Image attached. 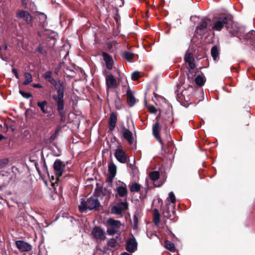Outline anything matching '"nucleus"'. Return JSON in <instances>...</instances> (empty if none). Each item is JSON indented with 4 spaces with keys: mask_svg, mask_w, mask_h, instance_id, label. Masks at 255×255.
I'll return each mask as SVG.
<instances>
[{
    "mask_svg": "<svg viewBox=\"0 0 255 255\" xmlns=\"http://www.w3.org/2000/svg\"><path fill=\"white\" fill-rule=\"evenodd\" d=\"M59 85H56L55 87L57 91V95H53L52 99L56 103L57 111L59 116L60 117L59 122L61 124L65 123L66 121V113L65 110V102L64 100V94L65 92V87L63 83L58 81Z\"/></svg>",
    "mask_w": 255,
    "mask_h": 255,
    "instance_id": "nucleus-1",
    "label": "nucleus"
},
{
    "mask_svg": "<svg viewBox=\"0 0 255 255\" xmlns=\"http://www.w3.org/2000/svg\"><path fill=\"white\" fill-rule=\"evenodd\" d=\"M233 25H234L233 16L229 14L222 13L216 17L212 28L219 31L225 26L231 34H234L235 31L232 30Z\"/></svg>",
    "mask_w": 255,
    "mask_h": 255,
    "instance_id": "nucleus-2",
    "label": "nucleus"
},
{
    "mask_svg": "<svg viewBox=\"0 0 255 255\" xmlns=\"http://www.w3.org/2000/svg\"><path fill=\"white\" fill-rule=\"evenodd\" d=\"M100 206L101 204L98 198L90 197L86 200L84 198L81 199L78 209L80 212L84 213L86 212L87 210L98 211Z\"/></svg>",
    "mask_w": 255,
    "mask_h": 255,
    "instance_id": "nucleus-3",
    "label": "nucleus"
},
{
    "mask_svg": "<svg viewBox=\"0 0 255 255\" xmlns=\"http://www.w3.org/2000/svg\"><path fill=\"white\" fill-rule=\"evenodd\" d=\"M65 168L66 164L64 162L59 159L55 160L53 164V169L57 180H58L59 178L64 173Z\"/></svg>",
    "mask_w": 255,
    "mask_h": 255,
    "instance_id": "nucleus-4",
    "label": "nucleus"
},
{
    "mask_svg": "<svg viewBox=\"0 0 255 255\" xmlns=\"http://www.w3.org/2000/svg\"><path fill=\"white\" fill-rule=\"evenodd\" d=\"M16 17L24 20L27 24L32 26L33 25V16L27 10L18 9L16 11Z\"/></svg>",
    "mask_w": 255,
    "mask_h": 255,
    "instance_id": "nucleus-5",
    "label": "nucleus"
},
{
    "mask_svg": "<svg viewBox=\"0 0 255 255\" xmlns=\"http://www.w3.org/2000/svg\"><path fill=\"white\" fill-rule=\"evenodd\" d=\"M106 78V84L108 89H116L118 87V83L116 79L111 73L108 74V72L105 70L103 72Z\"/></svg>",
    "mask_w": 255,
    "mask_h": 255,
    "instance_id": "nucleus-6",
    "label": "nucleus"
},
{
    "mask_svg": "<svg viewBox=\"0 0 255 255\" xmlns=\"http://www.w3.org/2000/svg\"><path fill=\"white\" fill-rule=\"evenodd\" d=\"M160 114L156 117V122L153 125L152 127V133L155 138H156L157 141L161 144L162 147H164L165 143L162 142L160 135V126L159 123V119L160 117Z\"/></svg>",
    "mask_w": 255,
    "mask_h": 255,
    "instance_id": "nucleus-7",
    "label": "nucleus"
},
{
    "mask_svg": "<svg viewBox=\"0 0 255 255\" xmlns=\"http://www.w3.org/2000/svg\"><path fill=\"white\" fill-rule=\"evenodd\" d=\"M175 213V206L171 204L170 202H168L166 204L165 209H163L162 214L165 218L172 220V217L174 215Z\"/></svg>",
    "mask_w": 255,
    "mask_h": 255,
    "instance_id": "nucleus-8",
    "label": "nucleus"
},
{
    "mask_svg": "<svg viewBox=\"0 0 255 255\" xmlns=\"http://www.w3.org/2000/svg\"><path fill=\"white\" fill-rule=\"evenodd\" d=\"M114 155L117 160L121 163H125L127 162L129 157L126 152L121 148H117L115 150Z\"/></svg>",
    "mask_w": 255,
    "mask_h": 255,
    "instance_id": "nucleus-9",
    "label": "nucleus"
},
{
    "mask_svg": "<svg viewBox=\"0 0 255 255\" xmlns=\"http://www.w3.org/2000/svg\"><path fill=\"white\" fill-rule=\"evenodd\" d=\"M209 22H210V19H209L207 21L204 20L198 25L195 30L197 34L200 36L204 35L207 32Z\"/></svg>",
    "mask_w": 255,
    "mask_h": 255,
    "instance_id": "nucleus-10",
    "label": "nucleus"
},
{
    "mask_svg": "<svg viewBox=\"0 0 255 255\" xmlns=\"http://www.w3.org/2000/svg\"><path fill=\"white\" fill-rule=\"evenodd\" d=\"M137 243L134 238H128L126 242V249L129 253H134L137 250Z\"/></svg>",
    "mask_w": 255,
    "mask_h": 255,
    "instance_id": "nucleus-11",
    "label": "nucleus"
},
{
    "mask_svg": "<svg viewBox=\"0 0 255 255\" xmlns=\"http://www.w3.org/2000/svg\"><path fill=\"white\" fill-rule=\"evenodd\" d=\"M15 245L21 252H29L32 249V246L29 244L22 240L16 241Z\"/></svg>",
    "mask_w": 255,
    "mask_h": 255,
    "instance_id": "nucleus-12",
    "label": "nucleus"
},
{
    "mask_svg": "<svg viewBox=\"0 0 255 255\" xmlns=\"http://www.w3.org/2000/svg\"><path fill=\"white\" fill-rule=\"evenodd\" d=\"M121 132L123 137L127 140L128 144H132L133 143V134L128 128L123 126L121 128Z\"/></svg>",
    "mask_w": 255,
    "mask_h": 255,
    "instance_id": "nucleus-13",
    "label": "nucleus"
},
{
    "mask_svg": "<svg viewBox=\"0 0 255 255\" xmlns=\"http://www.w3.org/2000/svg\"><path fill=\"white\" fill-rule=\"evenodd\" d=\"M92 235L97 240H104L106 238L105 233L100 227L96 226L92 232Z\"/></svg>",
    "mask_w": 255,
    "mask_h": 255,
    "instance_id": "nucleus-14",
    "label": "nucleus"
},
{
    "mask_svg": "<svg viewBox=\"0 0 255 255\" xmlns=\"http://www.w3.org/2000/svg\"><path fill=\"white\" fill-rule=\"evenodd\" d=\"M101 55L105 62L106 68L108 70H112L114 65V60L112 57L109 53L106 52H102Z\"/></svg>",
    "mask_w": 255,
    "mask_h": 255,
    "instance_id": "nucleus-15",
    "label": "nucleus"
},
{
    "mask_svg": "<svg viewBox=\"0 0 255 255\" xmlns=\"http://www.w3.org/2000/svg\"><path fill=\"white\" fill-rule=\"evenodd\" d=\"M118 120L117 114L116 112H112L110 114L109 119V128L111 131L113 130L116 126Z\"/></svg>",
    "mask_w": 255,
    "mask_h": 255,
    "instance_id": "nucleus-16",
    "label": "nucleus"
},
{
    "mask_svg": "<svg viewBox=\"0 0 255 255\" xmlns=\"http://www.w3.org/2000/svg\"><path fill=\"white\" fill-rule=\"evenodd\" d=\"M173 118L170 113H165L162 117L161 122L166 128H168L173 123Z\"/></svg>",
    "mask_w": 255,
    "mask_h": 255,
    "instance_id": "nucleus-17",
    "label": "nucleus"
},
{
    "mask_svg": "<svg viewBox=\"0 0 255 255\" xmlns=\"http://www.w3.org/2000/svg\"><path fill=\"white\" fill-rule=\"evenodd\" d=\"M232 30L235 31V33L234 34H231L232 36H235L238 37L240 39L242 38V35H245L247 32L246 31V29L243 26H240L238 27H236L235 28H234V25H233V29Z\"/></svg>",
    "mask_w": 255,
    "mask_h": 255,
    "instance_id": "nucleus-18",
    "label": "nucleus"
},
{
    "mask_svg": "<svg viewBox=\"0 0 255 255\" xmlns=\"http://www.w3.org/2000/svg\"><path fill=\"white\" fill-rule=\"evenodd\" d=\"M52 72L51 71H47L46 72L43 77V78L49 82L54 87H55L57 84L56 80L52 76Z\"/></svg>",
    "mask_w": 255,
    "mask_h": 255,
    "instance_id": "nucleus-19",
    "label": "nucleus"
},
{
    "mask_svg": "<svg viewBox=\"0 0 255 255\" xmlns=\"http://www.w3.org/2000/svg\"><path fill=\"white\" fill-rule=\"evenodd\" d=\"M127 103L129 107H132L136 103V100L130 90H128L127 92Z\"/></svg>",
    "mask_w": 255,
    "mask_h": 255,
    "instance_id": "nucleus-20",
    "label": "nucleus"
},
{
    "mask_svg": "<svg viewBox=\"0 0 255 255\" xmlns=\"http://www.w3.org/2000/svg\"><path fill=\"white\" fill-rule=\"evenodd\" d=\"M107 223L110 227L114 228L119 229L121 226V223L119 220H116L112 218H109L107 222Z\"/></svg>",
    "mask_w": 255,
    "mask_h": 255,
    "instance_id": "nucleus-21",
    "label": "nucleus"
},
{
    "mask_svg": "<svg viewBox=\"0 0 255 255\" xmlns=\"http://www.w3.org/2000/svg\"><path fill=\"white\" fill-rule=\"evenodd\" d=\"M37 106L40 109L43 114H48L49 113L48 111V102L46 100L41 102H38Z\"/></svg>",
    "mask_w": 255,
    "mask_h": 255,
    "instance_id": "nucleus-22",
    "label": "nucleus"
},
{
    "mask_svg": "<svg viewBox=\"0 0 255 255\" xmlns=\"http://www.w3.org/2000/svg\"><path fill=\"white\" fill-rule=\"evenodd\" d=\"M117 192L118 195L121 197H127L128 194V190L126 185L125 186H120L117 188Z\"/></svg>",
    "mask_w": 255,
    "mask_h": 255,
    "instance_id": "nucleus-23",
    "label": "nucleus"
},
{
    "mask_svg": "<svg viewBox=\"0 0 255 255\" xmlns=\"http://www.w3.org/2000/svg\"><path fill=\"white\" fill-rule=\"evenodd\" d=\"M122 238L120 235L117 236L116 238H111L107 242V245L108 247L111 248H114L118 245L117 240L121 241Z\"/></svg>",
    "mask_w": 255,
    "mask_h": 255,
    "instance_id": "nucleus-24",
    "label": "nucleus"
},
{
    "mask_svg": "<svg viewBox=\"0 0 255 255\" xmlns=\"http://www.w3.org/2000/svg\"><path fill=\"white\" fill-rule=\"evenodd\" d=\"M162 142L165 143V145L163 147H162V148L166 151V150L168 148H170V147H172L173 146V140L171 138V137L169 135H167L166 136V139L165 140L163 141Z\"/></svg>",
    "mask_w": 255,
    "mask_h": 255,
    "instance_id": "nucleus-25",
    "label": "nucleus"
},
{
    "mask_svg": "<svg viewBox=\"0 0 255 255\" xmlns=\"http://www.w3.org/2000/svg\"><path fill=\"white\" fill-rule=\"evenodd\" d=\"M135 54L129 51H124L122 54V57L128 62H131L134 58Z\"/></svg>",
    "mask_w": 255,
    "mask_h": 255,
    "instance_id": "nucleus-26",
    "label": "nucleus"
},
{
    "mask_svg": "<svg viewBox=\"0 0 255 255\" xmlns=\"http://www.w3.org/2000/svg\"><path fill=\"white\" fill-rule=\"evenodd\" d=\"M164 247L166 249L171 252L174 253L176 251V248L174 244L168 240L164 241Z\"/></svg>",
    "mask_w": 255,
    "mask_h": 255,
    "instance_id": "nucleus-27",
    "label": "nucleus"
},
{
    "mask_svg": "<svg viewBox=\"0 0 255 255\" xmlns=\"http://www.w3.org/2000/svg\"><path fill=\"white\" fill-rule=\"evenodd\" d=\"M153 212V221L156 226H158L160 223V214L158 209H154Z\"/></svg>",
    "mask_w": 255,
    "mask_h": 255,
    "instance_id": "nucleus-28",
    "label": "nucleus"
},
{
    "mask_svg": "<svg viewBox=\"0 0 255 255\" xmlns=\"http://www.w3.org/2000/svg\"><path fill=\"white\" fill-rule=\"evenodd\" d=\"M117 168L116 165L113 162H111L109 164L108 172L109 174L116 176L117 173Z\"/></svg>",
    "mask_w": 255,
    "mask_h": 255,
    "instance_id": "nucleus-29",
    "label": "nucleus"
},
{
    "mask_svg": "<svg viewBox=\"0 0 255 255\" xmlns=\"http://www.w3.org/2000/svg\"><path fill=\"white\" fill-rule=\"evenodd\" d=\"M184 59L185 63H188L189 62L195 61L193 54L191 52H189L188 51H186V53L185 54Z\"/></svg>",
    "mask_w": 255,
    "mask_h": 255,
    "instance_id": "nucleus-30",
    "label": "nucleus"
},
{
    "mask_svg": "<svg viewBox=\"0 0 255 255\" xmlns=\"http://www.w3.org/2000/svg\"><path fill=\"white\" fill-rule=\"evenodd\" d=\"M149 177L153 181L157 180L160 177V173L158 171H151L149 174Z\"/></svg>",
    "mask_w": 255,
    "mask_h": 255,
    "instance_id": "nucleus-31",
    "label": "nucleus"
},
{
    "mask_svg": "<svg viewBox=\"0 0 255 255\" xmlns=\"http://www.w3.org/2000/svg\"><path fill=\"white\" fill-rule=\"evenodd\" d=\"M141 185L136 182L129 186V190L131 192H138L140 190Z\"/></svg>",
    "mask_w": 255,
    "mask_h": 255,
    "instance_id": "nucleus-32",
    "label": "nucleus"
},
{
    "mask_svg": "<svg viewBox=\"0 0 255 255\" xmlns=\"http://www.w3.org/2000/svg\"><path fill=\"white\" fill-rule=\"evenodd\" d=\"M195 81L198 86L202 87L204 85L206 80L204 77H203L200 75H197L195 78Z\"/></svg>",
    "mask_w": 255,
    "mask_h": 255,
    "instance_id": "nucleus-33",
    "label": "nucleus"
},
{
    "mask_svg": "<svg viewBox=\"0 0 255 255\" xmlns=\"http://www.w3.org/2000/svg\"><path fill=\"white\" fill-rule=\"evenodd\" d=\"M219 48L217 46L212 47L211 50V55L214 60H216L219 56Z\"/></svg>",
    "mask_w": 255,
    "mask_h": 255,
    "instance_id": "nucleus-34",
    "label": "nucleus"
},
{
    "mask_svg": "<svg viewBox=\"0 0 255 255\" xmlns=\"http://www.w3.org/2000/svg\"><path fill=\"white\" fill-rule=\"evenodd\" d=\"M101 195L105 196L106 193H105L102 187L100 188L99 187H97L94 190L93 195L97 198V197H100Z\"/></svg>",
    "mask_w": 255,
    "mask_h": 255,
    "instance_id": "nucleus-35",
    "label": "nucleus"
},
{
    "mask_svg": "<svg viewBox=\"0 0 255 255\" xmlns=\"http://www.w3.org/2000/svg\"><path fill=\"white\" fill-rule=\"evenodd\" d=\"M24 76L25 78V81L23 83V85H28L32 81V75L29 72H25L24 73Z\"/></svg>",
    "mask_w": 255,
    "mask_h": 255,
    "instance_id": "nucleus-36",
    "label": "nucleus"
},
{
    "mask_svg": "<svg viewBox=\"0 0 255 255\" xmlns=\"http://www.w3.org/2000/svg\"><path fill=\"white\" fill-rule=\"evenodd\" d=\"M115 107L117 110H120L122 107V100L118 95V92L117 93V97L115 100Z\"/></svg>",
    "mask_w": 255,
    "mask_h": 255,
    "instance_id": "nucleus-37",
    "label": "nucleus"
},
{
    "mask_svg": "<svg viewBox=\"0 0 255 255\" xmlns=\"http://www.w3.org/2000/svg\"><path fill=\"white\" fill-rule=\"evenodd\" d=\"M35 52H38L44 56H46L47 55V51L40 44H39L38 46L37 47V48L35 49Z\"/></svg>",
    "mask_w": 255,
    "mask_h": 255,
    "instance_id": "nucleus-38",
    "label": "nucleus"
},
{
    "mask_svg": "<svg viewBox=\"0 0 255 255\" xmlns=\"http://www.w3.org/2000/svg\"><path fill=\"white\" fill-rule=\"evenodd\" d=\"M112 213L116 215H121L122 214V209L118 206H114L111 210Z\"/></svg>",
    "mask_w": 255,
    "mask_h": 255,
    "instance_id": "nucleus-39",
    "label": "nucleus"
},
{
    "mask_svg": "<svg viewBox=\"0 0 255 255\" xmlns=\"http://www.w3.org/2000/svg\"><path fill=\"white\" fill-rule=\"evenodd\" d=\"M255 32L254 30H251L248 32H246L245 35H242V38L246 40H248L252 38V36L253 35L254 33Z\"/></svg>",
    "mask_w": 255,
    "mask_h": 255,
    "instance_id": "nucleus-40",
    "label": "nucleus"
},
{
    "mask_svg": "<svg viewBox=\"0 0 255 255\" xmlns=\"http://www.w3.org/2000/svg\"><path fill=\"white\" fill-rule=\"evenodd\" d=\"M133 229H137L138 228V219L136 214H134L133 217Z\"/></svg>",
    "mask_w": 255,
    "mask_h": 255,
    "instance_id": "nucleus-41",
    "label": "nucleus"
},
{
    "mask_svg": "<svg viewBox=\"0 0 255 255\" xmlns=\"http://www.w3.org/2000/svg\"><path fill=\"white\" fill-rule=\"evenodd\" d=\"M19 93L24 98L28 99L32 97V95L30 93L25 92L21 90H19Z\"/></svg>",
    "mask_w": 255,
    "mask_h": 255,
    "instance_id": "nucleus-42",
    "label": "nucleus"
},
{
    "mask_svg": "<svg viewBox=\"0 0 255 255\" xmlns=\"http://www.w3.org/2000/svg\"><path fill=\"white\" fill-rule=\"evenodd\" d=\"M118 232V229H116V228H112V227L108 228L107 230V233L108 234V235H109L110 236H113V235L117 234V233Z\"/></svg>",
    "mask_w": 255,
    "mask_h": 255,
    "instance_id": "nucleus-43",
    "label": "nucleus"
},
{
    "mask_svg": "<svg viewBox=\"0 0 255 255\" xmlns=\"http://www.w3.org/2000/svg\"><path fill=\"white\" fill-rule=\"evenodd\" d=\"M118 206L121 207L122 209V212L124 210H126L128 209V204L127 202H120L118 204Z\"/></svg>",
    "mask_w": 255,
    "mask_h": 255,
    "instance_id": "nucleus-44",
    "label": "nucleus"
},
{
    "mask_svg": "<svg viewBox=\"0 0 255 255\" xmlns=\"http://www.w3.org/2000/svg\"><path fill=\"white\" fill-rule=\"evenodd\" d=\"M139 78V73L137 71L134 72L131 74V79L133 81H136Z\"/></svg>",
    "mask_w": 255,
    "mask_h": 255,
    "instance_id": "nucleus-45",
    "label": "nucleus"
},
{
    "mask_svg": "<svg viewBox=\"0 0 255 255\" xmlns=\"http://www.w3.org/2000/svg\"><path fill=\"white\" fill-rule=\"evenodd\" d=\"M169 198L170 199V203L171 204L174 205V203L175 202L176 199L174 193L172 192H171L169 194Z\"/></svg>",
    "mask_w": 255,
    "mask_h": 255,
    "instance_id": "nucleus-46",
    "label": "nucleus"
},
{
    "mask_svg": "<svg viewBox=\"0 0 255 255\" xmlns=\"http://www.w3.org/2000/svg\"><path fill=\"white\" fill-rule=\"evenodd\" d=\"M55 134H52L49 138L45 139V142L46 143H50L55 139Z\"/></svg>",
    "mask_w": 255,
    "mask_h": 255,
    "instance_id": "nucleus-47",
    "label": "nucleus"
},
{
    "mask_svg": "<svg viewBox=\"0 0 255 255\" xmlns=\"http://www.w3.org/2000/svg\"><path fill=\"white\" fill-rule=\"evenodd\" d=\"M8 162L7 159H2L0 160V168L4 167Z\"/></svg>",
    "mask_w": 255,
    "mask_h": 255,
    "instance_id": "nucleus-48",
    "label": "nucleus"
},
{
    "mask_svg": "<svg viewBox=\"0 0 255 255\" xmlns=\"http://www.w3.org/2000/svg\"><path fill=\"white\" fill-rule=\"evenodd\" d=\"M148 110L149 112L151 114H155L157 111L155 107L153 105L149 106L148 107Z\"/></svg>",
    "mask_w": 255,
    "mask_h": 255,
    "instance_id": "nucleus-49",
    "label": "nucleus"
},
{
    "mask_svg": "<svg viewBox=\"0 0 255 255\" xmlns=\"http://www.w3.org/2000/svg\"><path fill=\"white\" fill-rule=\"evenodd\" d=\"M188 64L189 67L190 69L189 70V72L191 73V70L194 69L196 67V64L195 63V61L193 62H189L187 63Z\"/></svg>",
    "mask_w": 255,
    "mask_h": 255,
    "instance_id": "nucleus-50",
    "label": "nucleus"
},
{
    "mask_svg": "<svg viewBox=\"0 0 255 255\" xmlns=\"http://www.w3.org/2000/svg\"><path fill=\"white\" fill-rule=\"evenodd\" d=\"M115 177V175H112L111 174H109L107 179V182L112 183L113 181L114 178Z\"/></svg>",
    "mask_w": 255,
    "mask_h": 255,
    "instance_id": "nucleus-51",
    "label": "nucleus"
},
{
    "mask_svg": "<svg viewBox=\"0 0 255 255\" xmlns=\"http://www.w3.org/2000/svg\"><path fill=\"white\" fill-rule=\"evenodd\" d=\"M12 72L14 74L16 79H18L19 78V76L17 70L15 68L12 69Z\"/></svg>",
    "mask_w": 255,
    "mask_h": 255,
    "instance_id": "nucleus-52",
    "label": "nucleus"
},
{
    "mask_svg": "<svg viewBox=\"0 0 255 255\" xmlns=\"http://www.w3.org/2000/svg\"><path fill=\"white\" fill-rule=\"evenodd\" d=\"M114 19L116 22V23L119 25L120 21V16L119 14L117 13V15L115 16Z\"/></svg>",
    "mask_w": 255,
    "mask_h": 255,
    "instance_id": "nucleus-53",
    "label": "nucleus"
},
{
    "mask_svg": "<svg viewBox=\"0 0 255 255\" xmlns=\"http://www.w3.org/2000/svg\"><path fill=\"white\" fill-rule=\"evenodd\" d=\"M32 87L34 88H42V85L39 83H35L32 84Z\"/></svg>",
    "mask_w": 255,
    "mask_h": 255,
    "instance_id": "nucleus-54",
    "label": "nucleus"
},
{
    "mask_svg": "<svg viewBox=\"0 0 255 255\" xmlns=\"http://www.w3.org/2000/svg\"><path fill=\"white\" fill-rule=\"evenodd\" d=\"M21 4L23 6L26 8L27 6V3L26 0H21Z\"/></svg>",
    "mask_w": 255,
    "mask_h": 255,
    "instance_id": "nucleus-55",
    "label": "nucleus"
},
{
    "mask_svg": "<svg viewBox=\"0 0 255 255\" xmlns=\"http://www.w3.org/2000/svg\"><path fill=\"white\" fill-rule=\"evenodd\" d=\"M2 47H3V49L4 50H7V48H8V45H7V44L5 43V44L3 45Z\"/></svg>",
    "mask_w": 255,
    "mask_h": 255,
    "instance_id": "nucleus-56",
    "label": "nucleus"
},
{
    "mask_svg": "<svg viewBox=\"0 0 255 255\" xmlns=\"http://www.w3.org/2000/svg\"><path fill=\"white\" fill-rule=\"evenodd\" d=\"M35 167L36 168V170L37 171V172H38V173L40 174V169L39 168V167L37 166V164H35Z\"/></svg>",
    "mask_w": 255,
    "mask_h": 255,
    "instance_id": "nucleus-57",
    "label": "nucleus"
},
{
    "mask_svg": "<svg viewBox=\"0 0 255 255\" xmlns=\"http://www.w3.org/2000/svg\"><path fill=\"white\" fill-rule=\"evenodd\" d=\"M6 137L2 135V134H0V141L2 140L3 139H5Z\"/></svg>",
    "mask_w": 255,
    "mask_h": 255,
    "instance_id": "nucleus-58",
    "label": "nucleus"
},
{
    "mask_svg": "<svg viewBox=\"0 0 255 255\" xmlns=\"http://www.w3.org/2000/svg\"><path fill=\"white\" fill-rule=\"evenodd\" d=\"M0 57L1 58V59L3 60V61H6V59L4 57H3L2 55L1 54H0Z\"/></svg>",
    "mask_w": 255,
    "mask_h": 255,
    "instance_id": "nucleus-59",
    "label": "nucleus"
},
{
    "mask_svg": "<svg viewBox=\"0 0 255 255\" xmlns=\"http://www.w3.org/2000/svg\"><path fill=\"white\" fill-rule=\"evenodd\" d=\"M10 128L12 131H13L15 129V128L13 127L12 126H10Z\"/></svg>",
    "mask_w": 255,
    "mask_h": 255,
    "instance_id": "nucleus-60",
    "label": "nucleus"
},
{
    "mask_svg": "<svg viewBox=\"0 0 255 255\" xmlns=\"http://www.w3.org/2000/svg\"><path fill=\"white\" fill-rule=\"evenodd\" d=\"M160 186V185H155V184H154V187H159V186Z\"/></svg>",
    "mask_w": 255,
    "mask_h": 255,
    "instance_id": "nucleus-61",
    "label": "nucleus"
},
{
    "mask_svg": "<svg viewBox=\"0 0 255 255\" xmlns=\"http://www.w3.org/2000/svg\"><path fill=\"white\" fill-rule=\"evenodd\" d=\"M52 116V114H49L48 115V117H51Z\"/></svg>",
    "mask_w": 255,
    "mask_h": 255,
    "instance_id": "nucleus-62",
    "label": "nucleus"
},
{
    "mask_svg": "<svg viewBox=\"0 0 255 255\" xmlns=\"http://www.w3.org/2000/svg\"><path fill=\"white\" fill-rule=\"evenodd\" d=\"M144 103H145V104H147V101H146V99L144 100Z\"/></svg>",
    "mask_w": 255,
    "mask_h": 255,
    "instance_id": "nucleus-63",
    "label": "nucleus"
},
{
    "mask_svg": "<svg viewBox=\"0 0 255 255\" xmlns=\"http://www.w3.org/2000/svg\"><path fill=\"white\" fill-rule=\"evenodd\" d=\"M132 164H129V167H130V168H131V167H132Z\"/></svg>",
    "mask_w": 255,
    "mask_h": 255,
    "instance_id": "nucleus-64",
    "label": "nucleus"
}]
</instances>
